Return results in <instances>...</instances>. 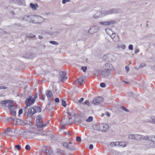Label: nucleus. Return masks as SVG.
Instances as JSON below:
<instances>
[{
  "mask_svg": "<svg viewBox=\"0 0 155 155\" xmlns=\"http://www.w3.org/2000/svg\"><path fill=\"white\" fill-rule=\"evenodd\" d=\"M106 115L110 117V114L109 112H107L105 113Z\"/></svg>",
  "mask_w": 155,
  "mask_h": 155,
  "instance_id": "63",
  "label": "nucleus"
},
{
  "mask_svg": "<svg viewBox=\"0 0 155 155\" xmlns=\"http://www.w3.org/2000/svg\"><path fill=\"white\" fill-rule=\"evenodd\" d=\"M15 148H16L18 150H19L21 149V146L19 145H15Z\"/></svg>",
  "mask_w": 155,
  "mask_h": 155,
  "instance_id": "39",
  "label": "nucleus"
},
{
  "mask_svg": "<svg viewBox=\"0 0 155 155\" xmlns=\"http://www.w3.org/2000/svg\"><path fill=\"white\" fill-rule=\"evenodd\" d=\"M28 106H27V105H26V107L25 108L24 110V114L25 115L27 113H28V110L29 109L28 108Z\"/></svg>",
  "mask_w": 155,
  "mask_h": 155,
  "instance_id": "33",
  "label": "nucleus"
},
{
  "mask_svg": "<svg viewBox=\"0 0 155 155\" xmlns=\"http://www.w3.org/2000/svg\"><path fill=\"white\" fill-rule=\"evenodd\" d=\"M115 33L113 32L111 35H110L111 38L113 39V40L114 42H116V41H119V37L117 35L116 36H114V35H115Z\"/></svg>",
  "mask_w": 155,
  "mask_h": 155,
  "instance_id": "17",
  "label": "nucleus"
},
{
  "mask_svg": "<svg viewBox=\"0 0 155 155\" xmlns=\"http://www.w3.org/2000/svg\"><path fill=\"white\" fill-rule=\"evenodd\" d=\"M148 122L155 124V117H151Z\"/></svg>",
  "mask_w": 155,
  "mask_h": 155,
  "instance_id": "29",
  "label": "nucleus"
},
{
  "mask_svg": "<svg viewBox=\"0 0 155 155\" xmlns=\"http://www.w3.org/2000/svg\"><path fill=\"white\" fill-rule=\"evenodd\" d=\"M99 31V28L97 26H93L88 30V32L91 34H92L97 32Z\"/></svg>",
  "mask_w": 155,
  "mask_h": 155,
  "instance_id": "11",
  "label": "nucleus"
},
{
  "mask_svg": "<svg viewBox=\"0 0 155 155\" xmlns=\"http://www.w3.org/2000/svg\"><path fill=\"white\" fill-rule=\"evenodd\" d=\"M141 136L142 135H141L140 134H135V139L138 141H141L142 137Z\"/></svg>",
  "mask_w": 155,
  "mask_h": 155,
  "instance_id": "27",
  "label": "nucleus"
},
{
  "mask_svg": "<svg viewBox=\"0 0 155 155\" xmlns=\"http://www.w3.org/2000/svg\"><path fill=\"white\" fill-rule=\"evenodd\" d=\"M40 47L41 49H45V46L44 45H41L40 46Z\"/></svg>",
  "mask_w": 155,
  "mask_h": 155,
  "instance_id": "61",
  "label": "nucleus"
},
{
  "mask_svg": "<svg viewBox=\"0 0 155 155\" xmlns=\"http://www.w3.org/2000/svg\"><path fill=\"white\" fill-rule=\"evenodd\" d=\"M84 81V80L82 77H80L78 78L77 80L78 82L81 84L83 83Z\"/></svg>",
  "mask_w": 155,
  "mask_h": 155,
  "instance_id": "31",
  "label": "nucleus"
},
{
  "mask_svg": "<svg viewBox=\"0 0 155 155\" xmlns=\"http://www.w3.org/2000/svg\"><path fill=\"white\" fill-rule=\"evenodd\" d=\"M103 68L105 70L109 71H111L113 69L112 65L109 63L105 64L103 66Z\"/></svg>",
  "mask_w": 155,
  "mask_h": 155,
  "instance_id": "10",
  "label": "nucleus"
},
{
  "mask_svg": "<svg viewBox=\"0 0 155 155\" xmlns=\"http://www.w3.org/2000/svg\"><path fill=\"white\" fill-rule=\"evenodd\" d=\"M46 95L48 101L51 102L50 98L53 96V94L52 92L49 90H47L46 92Z\"/></svg>",
  "mask_w": 155,
  "mask_h": 155,
  "instance_id": "14",
  "label": "nucleus"
},
{
  "mask_svg": "<svg viewBox=\"0 0 155 155\" xmlns=\"http://www.w3.org/2000/svg\"><path fill=\"white\" fill-rule=\"evenodd\" d=\"M148 140L153 142H155V136L154 137L153 136H149Z\"/></svg>",
  "mask_w": 155,
  "mask_h": 155,
  "instance_id": "30",
  "label": "nucleus"
},
{
  "mask_svg": "<svg viewBox=\"0 0 155 155\" xmlns=\"http://www.w3.org/2000/svg\"><path fill=\"white\" fill-rule=\"evenodd\" d=\"M100 16H104V11L97 12L94 15L93 17L95 19L97 18L100 17Z\"/></svg>",
  "mask_w": 155,
  "mask_h": 155,
  "instance_id": "13",
  "label": "nucleus"
},
{
  "mask_svg": "<svg viewBox=\"0 0 155 155\" xmlns=\"http://www.w3.org/2000/svg\"><path fill=\"white\" fill-rule=\"evenodd\" d=\"M101 74L103 78H107L110 74V71L103 70L102 71Z\"/></svg>",
  "mask_w": 155,
  "mask_h": 155,
  "instance_id": "15",
  "label": "nucleus"
},
{
  "mask_svg": "<svg viewBox=\"0 0 155 155\" xmlns=\"http://www.w3.org/2000/svg\"><path fill=\"white\" fill-rule=\"evenodd\" d=\"M44 152L45 153H48L49 154H51L52 153V150L51 148L50 147H46V149Z\"/></svg>",
  "mask_w": 155,
  "mask_h": 155,
  "instance_id": "18",
  "label": "nucleus"
},
{
  "mask_svg": "<svg viewBox=\"0 0 155 155\" xmlns=\"http://www.w3.org/2000/svg\"><path fill=\"white\" fill-rule=\"evenodd\" d=\"M117 21L115 20H111L109 21H100L98 22L99 24L104 26L110 25L116 23Z\"/></svg>",
  "mask_w": 155,
  "mask_h": 155,
  "instance_id": "6",
  "label": "nucleus"
},
{
  "mask_svg": "<svg viewBox=\"0 0 155 155\" xmlns=\"http://www.w3.org/2000/svg\"><path fill=\"white\" fill-rule=\"evenodd\" d=\"M100 86L102 87H104L106 86V84L104 83H101L100 84Z\"/></svg>",
  "mask_w": 155,
  "mask_h": 155,
  "instance_id": "48",
  "label": "nucleus"
},
{
  "mask_svg": "<svg viewBox=\"0 0 155 155\" xmlns=\"http://www.w3.org/2000/svg\"><path fill=\"white\" fill-rule=\"evenodd\" d=\"M125 69L127 73L129 71V68L128 66H126L125 67Z\"/></svg>",
  "mask_w": 155,
  "mask_h": 155,
  "instance_id": "57",
  "label": "nucleus"
},
{
  "mask_svg": "<svg viewBox=\"0 0 155 155\" xmlns=\"http://www.w3.org/2000/svg\"><path fill=\"white\" fill-rule=\"evenodd\" d=\"M23 113V109H20L18 111V116H19L20 114H22Z\"/></svg>",
  "mask_w": 155,
  "mask_h": 155,
  "instance_id": "54",
  "label": "nucleus"
},
{
  "mask_svg": "<svg viewBox=\"0 0 155 155\" xmlns=\"http://www.w3.org/2000/svg\"><path fill=\"white\" fill-rule=\"evenodd\" d=\"M34 108L35 109V112H40L41 111V107H38V106H34Z\"/></svg>",
  "mask_w": 155,
  "mask_h": 155,
  "instance_id": "26",
  "label": "nucleus"
},
{
  "mask_svg": "<svg viewBox=\"0 0 155 155\" xmlns=\"http://www.w3.org/2000/svg\"><path fill=\"white\" fill-rule=\"evenodd\" d=\"M50 43L54 45H58V42L54 41H50Z\"/></svg>",
  "mask_w": 155,
  "mask_h": 155,
  "instance_id": "41",
  "label": "nucleus"
},
{
  "mask_svg": "<svg viewBox=\"0 0 155 155\" xmlns=\"http://www.w3.org/2000/svg\"><path fill=\"white\" fill-rule=\"evenodd\" d=\"M128 48L129 49L132 50L133 49V46L132 45H130L128 46Z\"/></svg>",
  "mask_w": 155,
  "mask_h": 155,
  "instance_id": "52",
  "label": "nucleus"
},
{
  "mask_svg": "<svg viewBox=\"0 0 155 155\" xmlns=\"http://www.w3.org/2000/svg\"><path fill=\"white\" fill-rule=\"evenodd\" d=\"M30 6L33 10H35L36 9L38 6L37 4H33L32 3H31L30 4Z\"/></svg>",
  "mask_w": 155,
  "mask_h": 155,
  "instance_id": "21",
  "label": "nucleus"
},
{
  "mask_svg": "<svg viewBox=\"0 0 155 155\" xmlns=\"http://www.w3.org/2000/svg\"><path fill=\"white\" fill-rule=\"evenodd\" d=\"M43 120L42 117L40 116H38L36 118V124L38 128L41 129L42 128L41 124H43Z\"/></svg>",
  "mask_w": 155,
  "mask_h": 155,
  "instance_id": "3",
  "label": "nucleus"
},
{
  "mask_svg": "<svg viewBox=\"0 0 155 155\" xmlns=\"http://www.w3.org/2000/svg\"><path fill=\"white\" fill-rule=\"evenodd\" d=\"M13 102V101L12 100V101L10 103H7V104H8L7 107L10 110H12L13 107H14V105L12 104Z\"/></svg>",
  "mask_w": 155,
  "mask_h": 155,
  "instance_id": "22",
  "label": "nucleus"
},
{
  "mask_svg": "<svg viewBox=\"0 0 155 155\" xmlns=\"http://www.w3.org/2000/svg\"><path fill=\"white\" fill-rule=\"evenodd\" d=\"M7 88V87H5V86H0V90H2V89H5Z\"/></svg>",
  "mask_w": 155,
  "mask_h": 155,
  "instance_id": "58",
  "label": "nucleus"
},
{
  "mask_svg": "<svg viewBox=\"0 0 155 155\" xmlns=\"http://www.w3.org/2000/svg\"><path fill=\"white\" fill-rule=\"evenodd\" d=\"M100 127L101 128V130L104 131H106L108 128V125L105 124H102L100 125Z\"/></svg>",
  "mask_w": 155,
  "mask_h": 155,
  "instance_id": "16",
  "label": "nucleus"
},
{
  "mask_svg": "<svg viewBox=\"0 0 155 155\" xmlns=\"http://www.w3.org/2000/svg\"><path fill=\"white\" fill-rule=\"evenodd\" d=\"M74 123H81L82 122V120L81 119L78 120H75L74 121Z\"/></svg>",
  "mask_w": 155,
  "mask_h": 155,
  "instance_id": "49",
  "label": "nucleus"
},
{
  "mask_svg": "<svg viewBox=\"0 0 155 155\" xmlns=\"http://www.w3.org/2000/svg\"><path fill=\"white\" fill-rule=\"evenodd\" d=\"M111 13L113 14H116L120 12V8H111Z\"/></svg>",
  "mask_w": 155,
  "mask_h": 155,
  "instance_id": "20",
  "label": "nucleus"
},
{
  "mask_svg": "<svg viewBox=\"0 0 155 155\" xmlns=\"http://www.w3.org/2000/svg\"><path fill=\"white\" fill-rule=\"evenodd\" d=\"M12 101V100H7L6 101H2L0 102V104L2 105H5L7 104V103H10V102Z\"/></svg>",
  "mask_w": 155,
  "mask_h": 155,
  "instance_id": "25",
  "label": "nucleus"
},
{
  "mask_svg": "<svg viewBox=\"0 0 155 155\" xmlns=\"http://www.w3.org/2000/svg\"><path fill=\"white\" fill-rule=\"evenodd\" d=\"M40 18L39 16H35L32 15H25L22 18L23 20H25L34 23H38V19Z\"/></svg>",
  "mask_w": 155,
  "mask_h": 155,
  "instance_id": "2",
  "label": "nucleus"
},
{
  "mask_svg": "<svg viewBox=\"0 0 155 155\" xmlns=\"http://www.w3.org/2000/svg\"><path fill=\"white\" fill-rule=\"evenodd\" d=\"M66 72L65 71H61L59 73L60 81L61 82H64L67 79L66 77Z\"/></svg>",
  "mask_w": 155,
  "mask_h": 155,
  "instance_id": "9",
  "label": "nucleus"
},
{
  "mask_svg": "<svg viewBox=\"0 0 155 155\" xmlns=\"http://www.w3.org/2000/svg\"><path fill=\"white\" fill-rule=\"evenodd\" d=\"M35 101V98H32V97L30 96L26 100L25 103L27 106H30L34 103Z\"/></svg>",
  "mask_w": 155,
  "mask_h": 155,
  "instance_id": "7",
  "label": "nucleus"
},
{
  "mask_svg": "<svg viewBox=\"0 0 155 155\" xmlns=\"http://www.w3.org/2000/svg\"><path fill=\"white\" fill-rule=\"evenodd\" d=\"M31 147L30 145H27L25 147V149L27 150H30Z\"/></svg>",
  "mask_w": 155,
  "mask_h": 155,
  "instance_id": "44",
  "label": "nucleus"
},
{
  "mask_svg": "<svg viewBox=\"0 0 155 155\" xmlns=\"http://www.w3.org/2000/svg\"><path fill=\"white\" fill-rule=\"evenodd\" d=\"M129 138L131 139H135V134L133 135V134H130L129 136Z\"/></svg>",
  "mask_w": 155,
  "mask_h": 155,
  "instance_id": "36",
  "label": "nucleus"
},
{
  "mask_svg": "<svg viewBox=\"0 0 155 155\" xmlns=\"http://www.w3.org/2000/svg\"><path fill=\"white\" fill-rule=\"evenodd\" d=\"M93 120V117L92 116H89L88 118L86 120V121L87 122H90Z\"/></svg>",
  "mask_w": 155,
  "mask_h": 155,
  "instance_id": "37",
  "label": "nucleus"
},
{
  "mask_svg": "<svg viewBox=\"0 0 155 155\" xmlns=\"http://www.w3.org/2000/svg\"><path fill=\"white\" fill-rule=\"evenodd\" d=\"M35 109L34 107L29 108L27 114V116L29 117H31L33 114L35 113Z\"/></svg>",
  "mask_w": 155,
  "mask_h": 155,
  "instance_id": "12",
  "label": "nucleus"
},
{
  "mask_svg": "<svg viewBox=\"0 0 155 155\" xmlns=\"http://www.w3.org/2000/svg\"><path fill=\"white\" fill-rule=\"evenodd\" d=\"M10 112L11 114L12 115L14 116H15L16 115V111L15 110H10Z\"/></svg>",
  "mask_w": 155,
  "mask_h": 155,
  "instance_id": "32",
  "label": "nucleus"
},
{
  "mask_svg": "<svg viewBox=\"0 0 155 155\" xmlns=\"http://www.w3.org/2000/svg\"><path fill=\"white\" fill-rule=\"evenodd\" d=\"M146 66V64L144 63H142L140 65V67L142 68Z\"/></svg>",
  "mask_w": 155,
  "mask_h": 155,
  "instance_id": "60",
  "label": "nucleus"
},
{
  "mask_svg": "<svg viewBox=\"0 0 155 155\" xmlns=\"http://www.w3.org/2000/svg\"><path fill=\"white\" fill-rule=\"evenodd\" d=\"M93 128L94 130H99L100 129V128L99 127H97L96 125H94Z\"/></svg>",
  "mask_w": 155,
  "mask_h": 155,
  "instance_id": "46",
  "label": "nucleus"
},
{
  "mask_svg": "<svg viewBox=\"0 0 155 155\" xmlns=\"http://www.w3.org/2000/svg\"><path fill=\"white\" fill-rule=\"evenodd\" d=\"M93 146L92 144H90L89 146V148L90 150L93 149Z\"/></svg>",
  "mask_w": 155,
  "mask_h": 155,
  "instance_id": "62",
  "label": "nucleus"
},
{
  "mask_svg": "<svg viewBox=\"0 0 155 155\" xmlns=\"http://www.w3.org/2000/svg\"><path fill=\"white\" fill-rule=\"evenodd\" d=\"M72 143L70 142L68 143L67 142H63L62 143V145L65 148L69 150H75L74 147L71 145Z\"/></svg>",
  "mask_w": 155,
  "mask_h": 155,
  "instance_id": "5",
  "label": "nucleus"
},
{
  "mask_svg": "<svg viewBox=\"0 0 155 155\" xmlns=\"http://www.w3.org/2000/svg\"><path fill=\"white\" fill-rule=\"evenodd\" d=\"M70 2V0H63L62 1V3L63 4H65L66 2Z\"/></svg>",
  "mask_w": 155,
  "mask_h": 155,
  "instance_id": "55",
  "label": "nucleus"
},
{
  "mask_svg": "<svg viewBox=\"0 0 155 155\" xmlns=\"http://www.w3.org/2000/svg\"><path fill=\"white\" fill-rule=\"evenodd\" d=\"M114 55L112 54H108L107 55H104L103 57V59L106 61H112L114 58Z\"/></svg>",
  "mask_w": 155,
  "mask_h": 155,
  "instance_id": "8",
  "label": "nucleus"
},
{
  "mask_svg": "<svg viewBox=\"0 0 155 155\" xmlns=\"http://www.w3.org/2000/svg\"><path fill=\"white\" fill-rule=\"evenodd\" d=\"M27 37H29L30 38L33 39L35 37V36L33 34H30L29 35V36H27Z\"/></svg>",
  "mask_w": 155,
  "mask_h": 155,
  "instance_id": "40",
  "label": "nucleus"
},
{
  "mask_svg": "<svg viewBox=\"0 0 155 155\" xmlns=\"http://www.w3.org/2000/svg\"><path fill=\"white\" fill-rule=\"evenodd\" d=\"M104 101L103 98L98 97L94 98L92 101V104L95 105H97L102 103Z\"/></svg>",
  "mask_w": 155,
  "mask_h": 155,
  "instance_id": "4",
  "label": "nucleus"
},
{
  "mask_svg": "<svg viewBox=\"0 0 155 155\" xmlns=\"http://www.w3.org/2000/svg\"><path fill=\"white\" fill-rule=\"evenodd\" d=\"M49 122V120H48L46 123H45V124H44V123H43V124H41L42 128L46 126L47 124H48Z\"/></svg>",
  "mask_w": 155,
  "mask_h": 155,
  "instance_id": "45",
  "label": "nucleus"
},
{
  "mask_svg": "<svg viewBox=\"0 0 155 155\" xmlns=\"http://www.w3.org/2000/svg\"><path fill=\"white\" fill-rule=\"evenodd\" d=\"M120 47L123 48V49H124L125 48V45H122L120 46Z\"/></svg>",
  "mask_w": 155,
  "mask_h": 155,
  "instance_id": "64",
  "label": "nucleus"
},
{
  "mask_svg": "<svg viewBox=\"0 0 155 155\" xmlns=\"http://www.w3.org/2000/svg\"><path fill=\"white\" fill-rule=\"evenodd\" d=\"M54 101L56 103H58L60 102L59 99L57 97L54 99Z\"/></svg>",
  "mask_w": 155,
  "mask_h": 155,
  "instance_id": "42",
  "label": "nucleus"
},
{
  "mask_svg": "<svg viewBox=\"0 0 155 155\" xmlns=\"http://www.w3.org/2000/svg\"><path fill=\"white\" fill-rule=\"evenodd\" d=\"M115 144H116V146L117 145H120V146H123V147H125L126 146V145L124 144V145L123 146V145L121 144L120 143H122V142H115Z\"/></svg>",
  "mask_w": 155,
  "mask_h": 155,
  "instance_id": "38",
  "label": "nucleus"
},
{
  "mask_svg": "<svg viewBox=\"0 0 155 155\" xmlns=\"http://www.w3.org/2000/svg\"><path fill=\"white\" fill-rule=\"evenodd\" d=\"M84 100V98H81L78 101V102L79 103H81Z\"/></svg>",
  "mask_w": 155,
  "mask_h": 155,
  "instance_id": "59",
  "label": "nucleus"
},
{
  "mask_svg": "<svg viewBox=\"0 0 155 155\" xmlns=\"http://www.w3.org/2000/svg\"><path fill=\"white\" fill-rule=\"evenodd\" d=\"M110 145L112 147H113L114 146H116V144H115V142H114L110 143Z\"/></svg>",
  "mask_w": 155,
  "mask_h": 155,
  "instance_id": "53",
  "label": "nucleus"
},
{
  "mask_svg": "<svg viewBox=\"0 0 155 155\" xmlns=\"http://www.w3.org/2000/svg\"><path fill=\"white\" fill-rule=\"evenodd\" d=\"M83 104H87V105L88 106H89V101H84V102Z\"/></svg>",
  "mask_w": 155,
  "mask_h": 155,
  "instance_id": "56",
  "label": "nucleus"
},
{
  "mask_svg": "<svg viewBox=\"0 0 155 155\" xmlns=\"http://www.w3.org/2000/svg\"><path fill=\"white\" fill-rule=\"evenodd\" d=\"M14 132L12 131L10 128H8L6 129L5 131V133L6 134H8L10 133H14Z\"/></svg>",
  "mask_w": 155,
  "mask_h": 155,
  "instance_id": "24",
  "label": "nucleus"
},
{
  "mask_svg": "<svg viewBox=\"0 0 155 155\" xmlns=\"http://www.w3.org/2000/svg\"><path fill=\"white\" fill-rule=\"evenodd\" d=\"M104 11L105 16L106 15L112 14V13H111V9H110Z\"/></svg>",
  "mask_w": 155,
  "mask_h": 155,
  "instance_id": "28",
  "label": "nucleus"
},
{
  "mask_svg": "<svg viewBox=\"0 0 155 155\" xmlns=\"http://www.w3.org/2000/svg\"><path fill=\"white\" fill-rule=\"evenodd\" d=\"M0 35L4 34L6 33L5 31H4L3 30L0 29Z\"/></svg>",
  "mask_w": 155,
  "mask_h": 155,
  "instance_id": "50",
  "label": "nucleus"
},
{
  "mask_svg": "<svg viewBox=\"0 0 155 155\" xmlns=\"http://www.w3.org/2000/svg\"><path fill=\"white\" fill-rule=\"evenodd\" d=\"M81 69L84 72H86L87 70V67L86 66H85L84 67H82Z\"/></svg>",
  "mask_w": 155,
  "mask_h": 155,
  "instance_id": "43",
  "label": "nucleus"
},
{
  "mask_svg": "<svg viewBox=\"0 0 155 155\" xmlns=\"http://www.w3.org/2000/svg\"><path fill=\"white\" fill-rule=\"evenodd\" d=\"M61 105L64 107H66L67 106V103L64 100H61Z\"/></svg>",
  "mask_w": 155,
  "mask_h": 155,
  "instance_id": "34",
  "label": "nucleus"
},
{
  "mask_svg": "<svg viewBox=\"0 0 155 155\" xmlns=\"http://www.w3.org/2000/svg\"><path fill=\"white\" fill-rule=\"evenodd\" d=\"M76 140L78 142H80L81 140V138L80 137H76Z\"/></svg>",
  "mask_w": 155,
  "mask_h": 155,
  "instance_id": "51",
  "label": "nucleus"
},
{
  "mask_svg": "<svg viewBox=\"0 0 155 155\" xmlns=\"http://www.w3.org/2000/svg\"><path fill=\"white\" fill-rule=\"evenodd\" d=\"M24 135L27 138H31L36 136L39 135H45L47 136L48 135L45 134L44 132L42 129H40L37 128L36 130L34 132L31 131H26L24 133Z\"/></svg>",
  "mask_w": 155,
  "mask_h": 155,
  "instance_id": "1",
  "label": "nucleus"
},
{
  "mask_svg": "<svg viewBox=\"0 0 155 155\" xmlns=\"http://www.w3.org/2000/svg\"><path fill=\"white\" fill-rule=\"evenodd\" d=\"M121 108L123 110L126 111V112H130V111H129V110H128L127 108L125 107H122Z\"/></svg>",
  "mask_w": 155,
  "mask_h": 155,
  "instance_id": "47",
  "label": "nucleus"
},
{
  "mask_svg": "<svg viewBox=\"0 0 155 155\" xmlns=\"http://www.w3.org/2000/svg\"><path fill=\"white\" fill-rule=\"evenodd\" d=\"M15 120V118L13 117H10L7 119V120L8 122H10L13 124V123Z\"/></svg>",
  "mask_w": 155,
  "mask_h": 155,
  "instance_id": "23",
  "label": "nucleus"
},
{
  "mask_svg": "<svg viewBox=\"0 0 155 155\" xmlns=\"http://www.w3.org/2000/svg\"><path fill=\"white\" fill-rule=\"evenodd\" d=\"M23 123V120L20 119L15 118V121L14 122V123H13V124H17L18 125H21Z\"/></svg>",
  "mask_w": 155,
  "mask_h": 155,
  "instance_id": "19",
  "label": "nucleus"
},
{
  "mask_svg": "<svg viewBox=\"0 0 155 155\" xmlns=\"http://www.w3.org/2000/svg\"><path fill=\"white\" fill-rule=\"evenodd\" d=\"M141 137H142L141 140H148L149 137H148V136H144L142 135Z\"/></svg>",
  "mask_w": 155,
  "mask_h": 155,
  "instance_id": "35",
  "label": "nucleus"
}]
</instances>
